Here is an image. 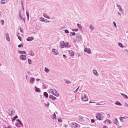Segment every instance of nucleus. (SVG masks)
Instances as JSON below:
<instances>
[{"instance_id":"nucleus-7","label":"nucleus","mask_w":128,"mask_h":128,"mask_svg":"<svg viewBox=\"0 0 128 128\" xmlns=\"http://www.w3.org/2000/svg\"><path fill=\"white\" fill-rule=\"evenodd\" d=\"M49 98L50 99H51L53 100H55L57 99L56 97L51 95L49 96Z\"/></svg>"},{"instance_id":"nucleus-58","label":"nucleus","mask_w":128,"mask_h":128,"mask_svg":"<svg viewBox=\"0 0 128 128\" xmlns=\"http://www.w3.org/2000/svg\"><path fill=\"white\" fill-rule=\"evenodd\" d=\"M63 56L64 58L65 57V58H66V55H65L64 54H63Z\"/></svg>"},{"instance_id":"nucleus-29","label":"nucleus","mask_w":128,"mask_h":128,"mask_svg":"<svg viewBox=\"0 0 128 128\" xmlns=\"http://www.w3.org/2000/svg\"><path fill=\"white\" fill-rule=\"evenodd\" d=\"M21 12V11H20V13L19 14V17L22 20H24V18H22V17L21 16V14L20 13V12Z\"/></svg>"},{"instance_id":"nucleus-56","label":"nucleus","mask_w":128,"mask_h":128,"mask_svg":"<svg viewBox=\"0 0 128 128\" xmlns=\"http://www.w3.org/2000/svg\"><path fill=\"white\" fill-rule=\"evenodd\" d=\"M54 90H55L54 91V92H55L56 94V93H58L57 91L55 89H54Z\"/></svg>"},{"instance_id":"nucleus-1","label":"nucleus","mask_w":128,"mask_h":128,"mask_svg":"<svg viewBox=\"0 0 128 128\" xmlns=\"http://www.w3.org/2000/svg\"><path fill=\"white\" fill-rule=\"evenodd\" d=\"M96 118L99 120H102L103 118L104 117L102 114L100 113H96Z\"/></svg>"},{"instance_id":"nucleus-26","label":"nucleus","mask_w":128,"mask_h":128,"mask_svg":"<svg viewBox=\"0 0 128 128\" xmlns=\"http://www.w3.org/2000/svg\"><path fill=\"white\" fill-rule=\"evenodd\" d=\"M44 95L46 98L48 97V94L46 92H44Z\"/></svg>"},{"instance_id":"nucleus-51","label":"nucleus","mask_w":128,"mask_h":128,"mask_svg":"<svg viewBox=\"0 0 128 128\" xmlns=\"http://www.w3.org/2000/svg\"><path fill=\"white\" fill-rule=\"evenodd\" d=\"M58 122H62V120L61 119V118H58Z\"/></svg>"},{"instance_id":"nucleus-64","label":"nucleus","mask_w":128,"mask_h":128,"mask_svg":"<svg viewBox=\"0 0 128 128\" xmlns=\"http://www.w3.org/2000/svg\"><path fill=\"white\" fill-rule=\"evenodd\" d=\"M118 14L120 16L121 15V14L119 12H118Z\"/></svg>"},{"instance_id":"nucleus-44","label":"nucleus","mask_w":128,"mask_h":128,"mask_svg":"<svg viewBox=\"0 0 128 128\" xmlns=\"http://www.w3.org/2000/svg\"><path fill=\"white\" fill-rule=\"evenodd\" d=\"M49 103L48 104H44V105L46 107H48L49 106Z\"/></svg>"},{"instance_id":"nucleus-20","label":"nucleus","mask_w":128,"mask_h":128,"mask_svg":"<svg viewBox=\"0 0 128 128\" xmlns=\"http://www.w3.org/2000/svg\"><path fill=\"white\" fill-rule=\"evenodd\" d=\"M115 104L116 105H118L120 106H122V104L119 102L118 101H116L115 103Z\"/></svg>"},{"instance_id":"nucleus-15","label":"nucleus","mask_w":128,"mask_h":128,"mask_svg":"<svg viewBox=\"0 0 128 128\" xmlns=\"http://www.w3.org/2000/svg\"><path fill=\"white\" fill-rule=\"evenodd\" d=\"M122 96H123L126 99H128V96L126 95L123 93H121Z\"/></svg>"},{"instance_id":"nucleus-46","label":"nucleus","mask_w":128,"mask_h":128,"mask_svg":"<svg viewBox=\"0 0 128 128\" xmlns=\"http://www.w3.org/2000/svg\"><path fill=\"white\" fill-rule=\"evenodd\" d=\"M95 121V120L93 119H92L91 120V122L92 123H94Z\"/></svg>"},{"instance_id":"nucleus-23","label":"nucleus","mask_w":128,"mask_h":128,"mask_svg":"<svg viewBox=\"0 0 128 128\" xmlns=\"http://www.w3.org/2000/svg\"><path fill=\"white\" fill-rule=\"evenodd\" d=\"M93 72L94 74L96 76H98V74L97 73V72L96 70H93Z\"/></svg>"},{"instance_id":"nucleus-11","label":"nucleus","mask_w":128,"mask_h":128,"mask_svg":"<svg viewBox=\"0 0 128 128\" xmlns=\"http://www.w3.org/2000/svg\"><path fill=\"white\" fill-rule=\"evenodd\" d=\"M6 40L8 41H10V38L9 36V34L8 33H6Z\"/></svg>"},{"instance_id":"nucleus-53","label":"nucleus","mask_w":128,"mask_h":128,"mask_svg":"<svg viewBox=\"0 0 128 128\" xmlns=\"http://www.w3.org/2000/svg\"><path fill=\"white\" fill-rule=\"evenodd\" d=\"M80 86H79L77 88L76 90L74 91V92H76L78 90Z\"/></svg>"},{"instance_id":"nucleus-17","label":"nucleus","mask_w":128,"mask_h":128,"mask_svg":"<svg viewBox=\"0 0 128 128\" xmlns=\"http://www.w3.org/2000/svg\"><path fill=\"white\" fill-rule=\"evenodd\" d=\"M52 92L53 94L55 96L57 97L58 96H59V93H56V94L55 93H54V90H52Z\"/></svg>"},{"instance_id":"nucleus-62","label":"nucleus","mask_w":128,"mask_h":128,"mask_svg":"<svg viewBox=\"0 0 128 128\" xmlns=\"http://www.w3.org/2000/svg\"><path fill=\"white\" fill-rule=\"evenodd\" d=\"M20 30L21 32H22V30L21 29V28H20Z\"/></svg>"},{"instance_id":"nucleus-43","label":"nucleus","mask_w":128,"mask_h":128,"mask_svg":"<svg viewBox=\"0 0 128 128\" xmlns=\"http://www.w3.org/2000/svg\"><path fill=\"white\" fill-rule=\"evenodd\" d=\"M16 126L18 127L19 126V124L18 123L16 122L15 124Z\"/></svg>"},{"instance_id":"nucleus-40","label":"nucleus","mask_w":128,"mask_h":128,"mask_svg":"<svg viewBox=\"0 0 128 128\" xmlns=\"http://www.w3.org/2000/svg\"><path fill=\"white\" fill-rule=\"evenodd\" d=\"M0 22L2 24V25H3L4 24V21L3 20H1L0 21Z\"/></svg>"},{"instance_id":"nucleus-3","label":"nucleus","mask_w":128,"mask_h":128,"mask_svg":"<svg viewBox=\"0 0 128 128\" xmlns=\"http://www.w3.org/2000/svg\"><path fill=\"white\" fill-rule=\"evenodd\" d=\"M76 40L80 42L82 40V38L81 35L79 34L76 36Z\"/></svg>"},{"instance_id":"nucleus-10","label":"nucleus","mask_w":128,"mask_h":128,"mask_svg":"<svg viewBox=\"0 0 128 128\" xmlns=\"http://www.w3.org/2000/svg\"><path fill=\"white\" fill-rule=\"evenodd\" d=\"M84 51L85 52H87L88 53L90 54V53L91 50L90 48H84Z\"/></svg>"},{"instance_id":"nucleus-60","label":"nucleus","mask_w":128,"mask_h":128,"mask_svg":"<svg viewBox=\"0 0 128 128\" xmlns=\"http://www.w3.org/2000/svg\"><path fill=\"white\" fill-rule=\"evenodd\" d=\"M21 4H22V7L23 6V4L22 3V1H21Z\"/></svg>"},{"instance_id":"nucleus-14","label":"nucleus","mask_w":128,"mask_h":128,"mask_svg":"<svg viewBox=\"0 0 128 128\" xmlns=\"http://www.w3.org/2000/svg\"><path fill=\"white\" fill-rule=\"evenodd\" d=\"M69 54L71 56H73L74 55V52L72 50L70 51Z\"/></svg>"},{"instance_id":"nucleus-25","label":"nucleus","mask_w":128,"mask_h":128,"mask_svg":"<svg viewBox=\"0 0 128 128\" xmlns=\"http://www.w3.org/2000/svg\"><path fill=\"white\" fill-rule=\"evenodd\" d=\"M29 54L31 56H33L34 55V53L32 50L30 51L29 52Z\"/></svg>"},{"instance_id":"nucleus-9","label":"nucleus","mask_w":128,"mask_h":128,"mask_svg":"<svg viewBox=\"0 0 128 128\" xmlns=\"http://www.w3.org/2000/svg\"><path fill=\"white\" fill-rule=\"evenodd\" d=\"M64 42L63 41H61L60 42V47L62 48H63L64 47V45L65 44Z\"/></svg>"},{"instance_id":"nucleus-45","label":"nucleus","mask_w":128,"mask_h":128,"mask_svg":"<svg viewBox=\"0 0 128 128\" xmlns=\"http://www.w3.org/2000/svg\"><path fill=\"white\" fill-rule=\"evenodd\" d=\"M70 33L72 35V36H74L76 35V33L74 32H71Z\"/></svg>"},{"instance_id":"nucleus-59","label":"nucleus","mask_w":128,"mask_h":128,"mask_svg":"<svg viewBox=\"0 0 128 128\" xmlns=\"http://www.w3.org/2000/svg\"><path fill=\"white\" fill-rule=\"evenodd\" d=\"M20 121V120L19 119H17L16 120V121L17 122H19Z\"/></svg>"},{"instance_id":"nucleus-36","label":"nucleus","mask_w":128,"mask_h":128,"mask_svg":"<svg viewBox=\"0 0 128 128\" xmlns=\"http://www.w3.org/2000/svg\"><path fill=\"white\" fill-rule=\"evenodd\" d=\"M28 62L30 64H31L32 63V60L30 59H28Z\"/></svg>"},{"instance_id":"nucleus-34","label":"nucleus","mask_w":128,"mask_h":128,"mask_svg":"<svg viewBox=\"0 0 128 128\" xmlns=\"http://www.w3.org/2000/svg\"><path fill=\"white\" fill-rule=\"evenodd\" d=\"M40 20L42 21V22H44V21L45 20H44V18L42 17H41L40 18Z\"/></svg>"},{"instance_id":"nucleus-5","label":"nucleus","mask_w":128,"mask_h":128,"mask_svg":"<svg viewBox=\"0 0 128 128\" xmlns=\"http://www.w3.org/2000/svg\"><path fill=\"white\" fill-rule=\"evenodd\" d=\"M113 121L114 124H116L117 125H119L118 122V120L117 118H116L114 119L113 120Z\"/></svg>"},{"instance_id":"nucleus-47","label":"nucleus","mask_w":128,"mask_h":128,"mask_svg":"<svg viewBox=\"0 0 128 128\" xmlns=\"http://www.w3.org/2000/svg\"><path fill=\"white\" fill-rule=\"evenodd\" d=\"M64 32L66 33H69V31L68 30H64Z\"/></svg>"},{"instance_id":"nucleus-39","label":"nucleus","mask_w":128,"mask_h":128,"mask_svg":"<svg viewBox=\"0 0 128 128\" xmlns=\"http://www.w3.org/2000/svg\"><path fill=\"white\" fill-rule=\"evenodd\" d=\"M54 117H53L52 118H53L54 119H56V115L55 114V113H54V114L53 115Z\"/></svg>"},{"instance_id":"nucleus-63","label":"nucleus","mask_w":128,"mask_h":128,"mask_svg":"<svg viewBox=\"0 0 128 128\" xmlns=\"http://www.w3.org/2000/svg\"><path fill=\"white\" fill-rule=\"evenodd\" d=\"M108 120V122L109 123V124H110V121L109 120Z\"/></svg>"},{"instance_id":"nucleus-27","label":"nucleus","mask_w":128,"mask_h":128,"mask_svg":"<svg viewBox=\"0 0 128 128\" xmlns=\"http://www.w3.org/2000/svg\"><path fill=\"white\" fill-rule=\"evenodd\" d=\"M18 118V116H17L16 115L14 117L12 120V121L13 122L14 120H16V118Z\"/></svg>"},{"instance_id":"nucleus-61","label":"nucleus","mask_w":128,"mask_h":128,"mask_svg":"<svg viewBox=\"0 0 128 128\" xmlns=\"http://www.w3.org/2000/svg\"><path fill=\"white\" fill-rule=\"evenodd\" d=\"M126 105L127 106V107H128V104L126 103H125V105L126 106Z\"/></svg>"},{"instance_id":"nucleus-8","label":"nucleus","mask_w":128,"mask_h":128,"mask_svg":"<svg viewBox=\"0 0 128 128\" xmlns=\"http://www.w3.org/2000/svg\"><path fill=\"white\" fill-rule=\"evenodd\" d=\"M34 39L33 36L29 37L27 38L26 40L28 41H30L33 40Z\"/></svg>"},{"instance_id":"nucleus-18","label":"nucleus","mask_w":128,"mask_h":128,"mask_svg":"<svg viewBox=\"0 0 128 128\" xmlns=\"http://www.w3.org/2000/svg\"><path fill=\"white\" fill-rule=\"evenodd\" d=\"M43 15L44 17L46 18H47L48 19H50V17L48 15H47L45 13H44Z\"/></svg>"},{"instance_id":"nucleus-21","label":"nucleus","mask_w":128,"mask_h":128,"mask_svg":"<svg viewBox=\"0 0 128 128\" xmlns=\"http://www.w3.org/2000/svg\"><path fill=\"white\" fill-rule=\"evenodd\" d=\"M35 88H36V89L35 90V91L36 92H40V89L37 88L36 86H35Z\"/></svg>"},{"instance_id":"nucleus-35","label":"nucleus","mask_w":128,"mask_h":128,"mask_svg":"<svg viewBox=\"0 0 128 128\" xmlns=\"http://www.w3.org/2000/svg\"><path fill=\"white\" fill-rule=\"evenodd\" d=\"M55 50V49L54 48H53L52 49V52L54 53V52H55V53L54 54V55H57L58 54V53H56V52H55V50Z\"/></svg>"},{"instance_id":"nucleus-48","label":"nucleus","mask_w":128,"mask_h":128,"mask_svg":"<svg viewBox=\"0 0 128 128\" xmlns=\"http://www.w3.org/2000/svg\"><path fill=\"white\" fill-rule=\"evenodd\" d=\"M118 8L119 9V10L120 11H122V9L121 8V6L120 7H119Z\"/></svg>"},{"instance_id":"nucleus-19","label":"nucleus","mask_w":128,"mask_h":128,"mask_svg":"<svg viewBox=\"0 0 128 128\" xmlns=\"http://www.w3.org/2000/svg\"><path fill=\"white\" fill-rule=\"evenodd\" d=\"M6 0H1L0 2L2 4H4L6 3Z\"/></svg>"},{"instance_id":"nucleus-22","label":"nucleus","mask_w":128,"mask_h":128,"mask_svg":"<svg viewBox=\"0 0 128 128\" xmlns=\"http://www.w3.org/2000/svg\"><path fill=\"white\" fill-rule=\"evenodd\" d=\"M65 80V82L66 83L68 84H70L71 83V82L69 80Z\"/></svg>"},{"instance_id":"nucleus-32","label":"nucleus","mask_w":128,"mask_h":128,"mask_svg":"<svg viewBox=\"0 0 128 128\" xmlns=\"http://www.w3.org/2000/svg\"><path fill=\"white\" fill-rule=\"evenodd\" d=\"M118 45L119 46L122 48H123L124 47V46H123L122 44L121 43H118Z\"/></svg>"},{"instance_id":"nucleus-49","label":"nucleus","mask_w":128,"mask_h":128,"mask_svg":"<svg viewBox=\"0 0 128 128\" xmlns=\"http://www.w3.org/2000/svg\"><path fill=\"white\" fill-rule=\"evenodd\" d=\"M11 114H9V116H11L14 113V112H13V111H11L10 112Z\"/></svg>"},{"instance_id":"nucleus-24","label":"nucleus","mask_w":128,"mask_h":128,"mask_svg":"<svg viewBox=\"0 0 128 128\" xmlns=\"http://www.w3.org/2000/svg\"><path fill=\"white\" fill-rule=\"evenodd\" d=\"M34 79L33 78H31L30 80V82L32 83L34 81Z\"/></svg>"},{"instance_id":"nucleus-38","label":"nucleus","mask_w":128,"mask_h":128,"mask_svg":"<svg viewBox=\"0 0 128 128\" xmlns=\"http://www.w3.org/2000/svg\"><path fill=\"white\" fill-rule=\"evenodd\" d=\"M26 14L27 16L28 20L29 18V14L27 12V11L26 12Z\"/></svg>"},{"instance_id":"nucleus-37","label":"nucleus","mask_w":128,"mask_h":128,"mask_svg":"<svg viewBox=\"0 0 128 128\" xmlns=\"http://www.w3.org/2000/svg\"><path fill=\"white\" fill-rule=\"evenodd\" d=\"M23 46V44H20L18 45V47L19 48H21Z\"/></svg>"},{"instance_id":"nucleus-4","label":"nucleus","mask_w":128,"mask_h":128,"mask_svg":"<svg viewBox=\"0 0 128 128\" xmlns=\"http://www.w3.org/2000/svg\"><path fill=\"white\" fill-rule=\"evenodd\" d=\"M20 59L22 60H25L26 59V56L24 54L20 55Z\"/></svg>"},{"instance_id":"nucleus-30","label":"nucleus","mask_w":128,"mask_h":128,"mask_svg":"<svg viewBox=\"0 0 128 128\" xmlns=\"http://www.w3.org/2000/svg\"><path fill=\"white\" fill-rule=\"evenodd\" d=\"M90 28L92 30H93L94 28V27L93 26L92 24H91L90 26Z\"/></svg>"},{"instance_id":"nucleus-50","label":"nucleus","mask_w":128,"mask_h":128,"mask_svg":"<svg viewBox=\"0 0 128 128\" xmlns=\"http://www.w3.org/2000/svg\"><path fill=\"white\" fill-rule=\"evenodd\" d=\"M113 23L114 26L116 27V24L115 22H113Z\"/></svg>"},{"instance_id":"nucleus-2","label":"nucleus","mask_w":128,"mask_h":128,"mask_svg":"<svg viewBox=\"0 0 128 128\" xmlns=\"http://www.w3.org/2000/svg\"><path fill=\"white\" fill-rule=\"evenodd\" d=\"M81 100L83 101H86L88 100V99L86 95L85 94L82 93V95Z\"/></svg>"},{"instance_id":"nucleus-41","label":"nucleus","mask_w":128,"mask_h":128,"mask_svg":"<svg viewBox=\"0 0 128 128\" xmlns=\"http://www.w3.org/2000/svg\"><path fill=\"white\" fill-rule=\"evenodd\" d=\"M78 28H76L75 29H72V30L73 31H75V32H77L78 31Z\"/></svg>"},{"instance_id":"nucleus-55","label":"nucleus","mask_w":128,"mask_h":128,"mask_svg":"<svg viewBox=\"0 0 128 128\" xmlns=\"http://www.w3.org/2000/svg\"><path fill=\"white\" fill-rule=\"evenodd\" d=\"M116 4H117V6L118 8L119 7H121V6L120 5H118V4L117 3Z\"/></svg>"},{"instance_id":"nucleus-6","label":"nucleus","mask_w":128,"mask_h":128,"mask_svg":"<svg viewBox=\"0 0 128 128\" xmlns=\"http://www.w3.org/2000/svg\"><path fill=\"white\" fill-rule=\"evenodd\" d=\"M78 124L74 122L72 123L71 125L72 128H76L78 126Z\"/></svg>"},{"instance_id":"nucleus-57","label":"nucleus","mask_w":128,"mask_h":128,"mask_svg":"<svg viewBox=\"0 0 128 128\" xmlns=\"http://www.w3.org/2000/svg\"><path fill=\"white\" fill-rule=\"evenodd\" d=\"M103 128H108L106 126H103Z\"/></svg>"},{"instance_id":"nucleus-52","label":"nucleus","mask_w":128,"mask_h":128,"mask_svg":"<svg viewBox=\"0 0 128 128\" xmlns=\"http://www.w3.org/2000/svg\"><path fill=\"white\" fill-rule=\"evenodd\" d=\"M19 122V123L18 124H19L21 125H22L23 126L22 123V122H21V121L20 120Z\"/></svg>"},{"instance_id":"nucleus-33","label":"nucleus","mask_w":128,"mask_h":128,"mask_svg":"<svg viewBox=\"0 0 128 128\" xmlns=\"http://www.w3.org/2000/svg\"><path fill=\"white\" fill-rule=\"evenodd\" d=\"M77 26L78 27V28L80 29H81L82 28V26H81V25L80 24H77Z\"/></svg>"},{"instance_id":"nucleus-31","label":"nucleus","mask_w":128,"mask_h":128,"mask_svg":"<svg viewBox=\"0 0 128 128\" xmlns=\"http://www.w3.org/2000/svg\"><path fill=\"white\" fill-rule=\"evenodd\" d=\"M44 71L45 72H46L47 73H48L50 71L49 70L48 68H46V67L45 68Z\"/></svg>"},{"instance_id":"nucleus-42","label":"nucleus","mask_w":128,"mask_h":128,"mask_svg":"<svg viewBox=\"0 0 128 128\" xmlns=\"http://www.w3.org/2000/svg\"><path fill=\"white\" fill-rule=\"evenodd\" d=\"M51 22V21H50L47 19H45L44 21V22Z\"/></svg>"},{"instance_id":"nucleus-28","label":"nucleus","mask_w":128,"mask_h":128,"mask_svg":"<svg viewBox=\"0 0 128 128\" xmlns=\"http://www.w3.org/2000/svg\"><path fill=\"white\" fill-rule=\"evenodd\" d=\"M79 120H80L81 121H82L84 118V117L83 116H79Z\"/></svg>"},{"instance_id":"nucleus-12","label":"nucleus","mask_w":128,"mask_h":128,"mask_svg":"<svg viewBox=\"0 0 128 128\" xmlns=\"http://www.w3.org/2000/svg\"><path fill=\"white\" fill-rule=\"evenodd\" d=\"M128 117L126 116H125L124 117H120V120L122 122V120L123 119H126L128 118Z\"/></svg>"},{"instance_id":"nucleus-13","label":"nucleus","mask_w":128,"mask_h":128,"mask_svg":"<svg viewBox=\"0 0 128 128\" xmlns=\"http://www.w3.org/2000/svg\"><path fill=\"white\" fill-rule=\"evenodd\" d=\"M64 46L65 47L70 48V45H69V43L68 42L66 43L64 45Z\"/></svg>"},{"instance_id":"nucleus-54","label":"nucleus","mask_w":128,"mask_h":128,"mask_svg":"<svg viewBox=\"0 0 128 128\" xmlns=\"http://www.w3.org/2000/svg\"><path fill=\"white\" fill-rule=\"evenodd\" d=\"M18 39H19V40H20V41H21V39H22V38H21V37H20V36H18Z\"/></svg>"},{"instance_id":"nucleus-16","label":"nucleus","mask_w":128,"mask_h":128,"mask_svg":"<svg viewBox=\"0 0 128 128\" xmlns=\"http://www.w3.org/2000/svg\"><path fill=\"white\" fill-rule=\"evenodd\" d=\"M18 53L20 54H26V52L24 51H20L19 50L18 51Z\"/></svg>"}]
</instances>
